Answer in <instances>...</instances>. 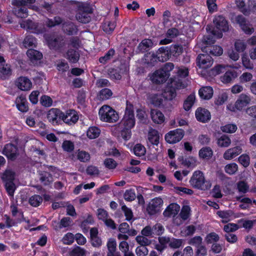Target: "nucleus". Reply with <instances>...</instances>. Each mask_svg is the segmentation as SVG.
Listing matches in <instances>:
<instances>
[{"label": "nucleus", "instance_id": "f8f14e48", "mask_svg": "<svg viewBox=\"0 0 256 256\" xmlns=\"http://www.w3.org/2000/svg\"><path fill=\"white\" fill-rule=\"evenodd\" d=\"M16 86L22 91H29L32 87V83L31 80L26 76H20L15 82Z\"/></svg>", "mask_w": 256, "mask_h": 256}, {"label": "nucleus", "instance_id": "c03bdc74", "mask_svg": "<svg viewBox=\"0 0 256 256\" xmlns=\"http://www.w3.org/2000/svg\"><path fill=\"white\" fill-rule=\"evenodd\" d=\"M212 149L208 147L203 148L199 151L200 157L204 159H209L212 156Z\"/></svg>", "mask_w": 256, "mask_h": 256}, {"label": "nucleus", "instance_id": "774afa93", "mask_svg": "<svg viewBox=\"0 0 256 256\" xmlns=\"http://www.w3.org/2000/svg\"><path fill=\"white\" fill-rule=\"evenodd\" d=\"M40 104L45 107H50L52 104V99L48 96H42L40 100Z\"/></svg>", "mask_w": 256, "mask_h": 256}, {"label": "nucleus", "instance_id": "b1692460", "mask_svg": "<svg viewBox=\"0 0 256 256\" xmlns=\"http://www.w3.org/2000/svg\"><path fill=\"white\" fill-rule=\"evenodd\" d=\"M180 206L176 203L170 204L163 212L164 217L170 218L175 216L179 212Z\"/></svg>", "mask_w": 256, "mask_h": 256}, {"label": "nucleus", "instance_id": "7ed1b4c3", "mask_svg": "<svg viewBox=\"0 0 256 256\" xmlns=\"http://www.w3.org/2000/svg\"><path fill=\"white\" fill-rule=\"evenodd\" d=\"M74 4L77 9V14L76 16L77 20L82 23L89 22L90 20L89 14L92 12L90 5L87 2H76Z\"/></svg>", "mask_w": 256, "mask_h": 256}, {"label": "nucleus", "instance_id": "9b49d317", "mask_svg": "<svg viewBox=\"0 0 256 256\" xmlns=\"http://www.w3.org/2000/svg\"><path fill=\"white\" fill-rule=\"evenodd\" d=\"M184 134V131L182 129L178 128L167 133L165 136V140L169 144H175L183 138Z\"/></svg>", "mask_w": 256, "mask_h": 256}, {"label": "nucleus", "instance_id": "a18cd8bd", "mask_svg": "<svg viewBox=\"0 0 256 256\" xmlns=\"http://www.w3.org/2000/svg\"><path fill=\"white\" fill-rule=\"evenodd\" d=\"M158 240L160 245H156L155 248L159 251L162 250L168 244H170V238H169L165 236L160 237Z\"/></svg>", "mask_w": 256, "mask_h": 256}, {"label": "nucleus", "instance_id": "dca6fc26", "mask_svg": "<svg viewBox=\"0 0 256 256\" xmlns=\"http://www.w3.org/2000/svg\"><path fill=\"white\" fill-rule=\"evenodd\" d=\"M148 102L156 106H162L165 101L162 92H157L150 94L148 96Z\"/></svg>", "mask_w": 256, "mask_h": 256}, {"label": "nucleus", "instance_id": "680f3d73", "mask_svg": "<svg viewBox=\"0 0 256 256\" xmlns=\"http://www.w3.org/2000/svg\"><path fill=\"white\" fill-rule=\"evenodd\" d=\"M74 240V235L71 232H68L64 236L62 241L64 244L70 245L73 243Z\"/></svg>", "mask_w": 256, "mask_h": 256}, {"label": "nucleus", "instance_id": "393cba45", "mask_svg": "<svg viewBox=\"0 0 256 256\" xmlns=\"http://www.w3.org/2000/svg\"><path fill=\"white\" fill-rule=\"evenodd\" d=\"M170 84H169L168 87L164 90V92H162L165 100H172L176 96V90L178 89L176 87V85L174 84V82L172 83V80H170Z\"/></svg>", "mask_w": 256, "mask_h": 256}, {"label": "nucleus", "instance_id": "6ab92c4d", "mask_svg": "<svg viewBox=\"0 0 256 256\" xmlns=\"http://www.w3.org/2000/svg\"><path fill=\"white\" fill-rule=\"evenodd\" d=\"M160 136L158 130L150 128L148 133L146 144L148 146L150 144L158 146L159 144Z\"/></svg>", "mask_w": 256, "mask_h": 256}, {"label": "nucleus", "instance_id": "f3484780", "mask_svg": "<svg viewBox=\"0 0 256 256\" xmlns=\"http://www.w3.org/2000/svg\"><path fill=\"white\" fill-rule=\"evenodd\" d=\"M64 256H86V251L80 246H76L72 248H64L62 250Z\"/></svg>", "mask_w": 256, "mask_h": 256}, {"label": "nucleus", "instance_id": "423d86ee", "mask_svg": "<svg viewBox=\"0 0 256 256\" xmlns=\"http://www.w3.org/2000/svg\"><path fill=\"white\" fill-rule=\"evenodd\" d=\"M251 100L250 96L242 94L240 95L234 104H228L226 106V109L232 112L240 111L249 104Z\"/></svg>", "mask_w": 256, "mask_h": 256}, {"label": "nucleus", "instance_id": "aec40b11", "mask_svg": "<svg viewBox=\"0 0 256 256\" xmlns=\"http://www.w3.org/2000/svg\"><path fill=\"white\" fill-rule=\"evenodd\" d=\"M62 112L57 108H51L47 113L48 121L52 124H57L59 120H62Z\"/></svg>", "mask_w": 256, "mask_h": 256}, {"label": "nucleus", "instance_id": "09e8293b", "mask_svg": "<svg viewBox=\"0 0 256 256\" xmlns=\"http://www.w3.org/2000/svg\"><path fill=\"white\" fill-rule=\"evenodd\" d=\"M196 230L195 226L193 225L188 226L181 230V236H188L192 235Z\"/></svg>", "mask_w": 256, "mask_h": 256}, {"label": "nucleus", "instance_id": "39448f33", "mask_svg": "<svg viewBox=\"0 0 256 256\" xmlns=\"http://www.w3.org/2000/svg\"><path fill=\"white\" fill-rule=\"evenodd\" d=\"M198 71L203 76H206L208 72V69L210 68L212 64V58L207 54H199L196 59Z\"/></svg>", "mask_w": 256, "mask_h": 256}, {"label": "nucleus", "instance_id": "c756f323", "mask_svg": "<svg viewBox=\"0 0 256 256\" xmlns=\"http://www.w3.org/2000/svg\"><path fill=\"white\" fill-rule=\"evenodd\" d=\"M198 94L200 98L204 100H210L214 94L213 89L210 86H204L200 89Z\"/></svg>", "mask_w": 256, "mask_h": 256}, {"label": "nucleus", "instance_id": "cd10ccee", "mask_svg": "<svg viewBox=\"0 0 256 256\" xmlns=\"http://www.w3.org/2000/svg\"><path fill=\"white\" fill-rule=\"evenodd\" d=\"M36 2V0H12V4L14 6H28L29 8L34 10H38V7L36 5H33Z\"/></svg>", "mask_w": 256, "mask_h": 256}, {"label": "nucleus", "instance_id": "e2e57ef3", "mask_svg": "<svg viewBox=\"0 0 256 256\" xmlns=\"http://www.w3.org/2000/svg\"><path fill=\"white\" fill-rule=\"evenodd\" d=\"M136 242L140 245V246H146L149 245L151 243L150 240H148L146 236H138L136 238Z\"/></svg>", "mask_w": 256, "mask_h": 256}, {"label": "nucleus", "instance_id": "f704fd0d", "mask_svg": "<svg viewBox=\"0 0 256 256\" xmlns=\"http://www.w3.org/2000/svg\"><path fill=\"white\" fill-rule=\"evenodd\" d=\"M26 54L32 62H34L42 58V54L38 50L30 49L27 51Z\"/></svg>", "mask_w": 256, "mask_h": 256}, {"label": "nucleus", "instance_id": "a19ab883", "mask_svg": "<svg viewBox=\"0 0 256 256\" xmlns=\"http://www.w3.org/2000/svg\"><path fill=\"white\" fill-rule=\"evenodd\" d=\"M230 144L231 140L230 138L226 135H222L217 140V144L220 147L226 148L228 147Z\"/></svg>", "mask_w": 256, "mask_h": 256}, {"label": "nucleus", "instance_id": "37998d69", "mask_svg": "<svg viewBox=\"0 0 256 256\" xmlns=\"http://www.w3.org/2000/svg\"><path fill=\"white\" fill-rule=\"evenodd\" d=\"M62 29L64 32L68 34H73L76 32V26L72 22H64L62 24Z\"/></svg>", "mask_w": 256, "mask_h": 256}, {"label": "nucleus", "instance_id": "5fc2aeb1", "mask_svg": "<svg viewBox=\"0 0 256 256\" xmlns=\"http://www.w3.org/2000/svg\"><path fill=\"white\" fill-rule=\"evenodd\" d=\"M66 58L71 62H75L79 58V54L74 50H68L66 54Z\"/></svg>", "mask_w": 256, "mask_h": 256}, {"label": "nucleus", "instance_id": "052dcab7", "mask_svg": "<svg viewBox=\"0 0 256 256\" xmlns=\"http://www.w3.org/2000/svg\"><path fill=\"white\" fill-rule=\"evenodd\" d=\"M78 158L81 162H86L90 159V154L83 150H78L76 152Z\"/></svg>", "mask_w": 256, "mask_h": 256}, {"label": "nucleus", "instance_id": "a211bd4d", "mask_svg": "<svg viewBox=\"0 0 256 256\" xmlns=\"http://www.w3.org/2000/svg\"><path fill=\"white\" fill-rule=\"evenodd\" d=\"M196 120L202 122H208L211 118L210 112L204 108H198L195 112Z\"/></svg>", "mask_w": 256, "mask_h": 256}, {"label": "nucleus", "instance_id": "58836bf2", "mask_svg": "<svg viewBox=\"0 0 256 256\" xmlns=\"http://www.w3.org/2000/svg\"><path fill=\"white\" fill-rule=\"evenodd\" d=\"M116 26V20H106L102 25L103 30L107 34H111L114 30Z\"/></svg>", "mask_w": 256, "mask_h": 256}, {"label": "nucleus", "instance_id": "1a4fd4ad", "mask_svg": "<svg viewBox=\"0 0 256 256\" xmlns=\"http://www.w3.org/2000/svg\"><path fill=\"white\" fill-rule=\"evenodd\" d=\"M164 205V200L160 197H156L150 200L146 207V211L150 215L160 212Z\"/></svg>", "mask_w": 256, "mask_h": 256}, {"label": "nucleus", "instance_id": "7c9ffc66", "mask_svg": "<svg viewBox=\"0 0 256 256\" xmlns=\"http://www.w3.org/2000/svg\"><path fill=\"white\" fill-rule=\"evenodd\" d=\"M92 244L93 246L98 247L102 244L101 239L98 236V230L96 228H92L90 230Z\"/></svg>", "mask_w": 256, "mask_h": 256}, {"label": "nucleus", "instance_id": "9d476101", "mask_svg": "<svg viewBox=\"0 0 256 256\" xmlns=\"http://www.w3.org/2000/svg\"><path fill=\"white\" fill-rule=\"evenodd\" d=\"M121 124L125 129H132L134 126L135 119L131 106H127Z\"/></svg>", "mask_w": 256, "mask_h": 256}, {"label": "nucleus", "instance_id": "13d9d810", "mask_svg": "<svg viewBox=\"0 0 256 256\" xmlns=\"http://www.w3.org/2000/svg\"><path fill=\"white\" fill-rule=\"evenodd\" d=\"M133 151L135 155L140 156L144 155L146 152V149L144 146L138 144L135 145Z\"/></svg>", "mask_w": 256, "mask_h": 256}, {"label": "nucleus", "instance_id": "0e129e2a", "mask_svg": "<svg viewBox=\"0 0 256 256\" xmlns=\"http://www.w3.org/2000/svg\"><path fill=\"white\" fill-rule=\"evenodd\" d=\"M104 166L110 170L114 169L117 166V162L113 159L107 158L104 162Z\"/></svg>", "mask_w": 256, "mask_h": 256}, {"label": "nucleus", "instance_id": "ddd939ff", "mask_svg": "<svg viewBox=\"0 0 256 256\" xmlns=\"http://www.w3.org/2000/svg\"><path fill=\"white\" fill-rule=\"evenodd\" d=\"M232 20L234 23L238 24L242 30L246 34H251L254 29L242 16H233Z\"/></svg>", "mask_w": 256, "mask_h": 256}, {"label": "nucleus", "instance_id": "6e6552de", "mask_svg": "<svg viewBox=\"0 0 256 256\" xmlns=\"http://www.w3.org/2000/svg\"><path fill=\"white\" fill-rule=\"evenodd\" d=\"M2 178L5 183V188L8 195L13 196L16 189V185L13 182L14 178V172L10 170H6L2 175Z\"/></svg>", "mask_w": 256, "mask_h": 256}, {"label": "nucleus", "instance_id": "0eeeda50", "mask_svg": "<svg viewBox=\"0 0 256 256\" xmlns=\"http://www.w3.org/2000/svg\"><path fill=\"white\" fill-rule=\"evenodd\" d=\"M188 70L184 66H180L177 68L176 75L172 80V83H174L178 88H184L186 86V84L184 79L188 76Z\"/></svg>", "mask_w": 256, "mask_h": 256}, {"label": "nucleus", "instance_id": "603ef678", "mask_svg": "<svg viewBox=\"0 0 256 256\" xmlns=\"http://www.w3.org/2000/svg\"><path fill=\"white\" fill-rule=\"evenodd\" d=\"M112 95V92L108 88L102 90L98 95V98L100 100H105L108 99Z\"/></svg>", "mask_w": 256, "mask_h": 256}, {"label": "nucleus", "instance_id": "c85d7f7f", "mask_svg": "<svg viewBox=\"0 0 256 256\" xmlns=\"http://www.w3.org/2000/svg\"><path fill=\"white\" fill-rule=\"evenodd\" d=\"M150 116L152 120L156 124H161L164 122L165 117L164 114L158 110H152Z\"/></svg>", "mask_w": 256, "mask_h": 256}, {"label": "nucleus", "instance_id": "5701e85b", "mask_svg": "<svg viewBox=\"0 0 256 256\" xmlns=\"http://www.w3.org/2000/svg\"><path fill=\"white\" fill-rule=\"evenodd\" d=\"M242 152V148L240 146L228 148L224 152L223 158L226 160H231L240 154Z\"/></svg>", "mask_w": 256, "mask_h": 256}, {"label": "nucleus", "instance_id": "4468645a", "mask_svg": "<svg viewBox=\"0 0 256 256\" xmlns=\"http://www.w3.org/2000/svg\"><path fill=\"white\" fill-rule=\"evenodd\" d=\"M79 116L77 112L74 110H68L64 113L62 112V120L68 124H72L76 122Z\"/></svg>", "mask_w": 256, "mask_h": 256}, {"label": "nucleus", "instance_id": "8fccbe9b", "mask_svg": "<svg viewBox=\"0 0 256 256\" xmlns=\"http://www.w3.org/2000/svg\"><path fill=\"white\" fill-rule=\"evenodd\" d=\"M246 43L240 40H236L234 44V50L238 52H243L246 48Z\"/></svg>", "mask_w": 256, "mask_h": 256}, {"label": "nucleus", "instance_id": "79ce46f5", "mask_svg": "<svg viewBox=\"0 0 256 256\" xmlns=\"http://www.w3.org/2000/svg\"><path fill=\"white\" fill-rule=\"evenodd\" d=\"M241 60L242 66L246 69L252 70L254 68V64L249 58L247 54H243L242 56Z\"/></svg>", "mask_w": 256, "mask_h": 256}, {"label": "nucleus", "instance_id": "bf43d9fd", "mask_svg": "<svg viewBox=\"0 0 256 256\" xmlns=\"http://www.w3.org/2000/svg\"><path fill=\"white\" fill-rule=\"evenodd\" d=\"M237 126L235 124H229L222 126L220 128L221 130L226 133H234L237 130Z\"/></svg>", "mask_w": 256, "mask_h": 256}, {"label": "nucleus", "instance_id": "4be33fe9", "mask_svg": "<svg viewBox=\"0 0 256 256\" xmlns=\"http://www.w3.org/2000/svg\"><path fill=\"white\" fill-rule=\"evenodd\" d=\"M2 153L8 158L11 160L16 158L18 154V148L11 144L5 146Z\"/></svg>", "mask_w": 256, "mask_h": 256}, {"label": "nucleus", "instance_id": "3c124183", "mask_svg": "<svg viewBox=\"0 0 256 256\" xmlns=\"http://www.w3.org/2000/svg\"><path fill=\"white\" fill-rule=\"evenodd\" d=\"M224 70V66L222 65H218L210 70H208L207 75L210 76H214L222 72H223Z\"/></svg>", "mask_w": 256, "mask_h": 256}, {"label": "nucleus", "instance_id": "f03ea898", "mask_svg": "<svg viewBox=\"0 0 256 256\" xmlns=\"http://www.w3.org/2000/svg\"><path fill=\"white\" fill-rule=\"evenodd\" d=\"M189 183L194 188L205 190L211 187V183L205 179L204 173L200 170H196L192 174Z\"/></svg>", "mask_w": 256, "mask_h": 256}, {"label": "nucleus", "instance_id": "49530a36", "mask_svg": "<svg viewBox=\"0 0 256 256\" xmlns=\"http://www.w3.org/2000/svg\"><path fill=\"white\" fill-rule=\"evenodd\" d=\"M174 192L180 195H182L184 194L192 195L194 193V192L192 190L180 186H174Z\"/></svg>", "mask_w": 256, "mask_h": 256}, {"label": "nucleus", "instance_id": "864d4df0", "mask_svg": "<svg viewBox=\"0 0 256 256\" xmlns=\"http://www.w3.org/2000/svg\"><path fill=\"white\" fill-rule=\"evenodd\" d=\"M191 210L188 206H184L181 210L180 216L182 220H187L190 216Z\"/></svg>", "mask_w": 256, "mask_h": 256}, {"label": "nucleus", "instance_id": "69168bd1", "mask_svg": "<svg viewBox=\"0 0 256 256\" xmlns=\"http://www.w3.org/2000/svg\"><path fill=\"white\" fill-rule=\"evenodd\" d=\"M42 198L38 196L34 195L30 198L29 202L33 206H38L42 202Z\"/></svg>", "mask_w": 256, "mask_h": 256}, {"label": "nucleus", "instance_id": "bb28decb", "mask_svg": "<svg viewBox=\"0 0 256 256\" xmlns=\"http://www.w3.org/2000/svg\"><path fill=\"white\" fill-rule=\"evenodd\" d=\"M17 108L22 112H26L28 110V103L26 98L23 96H20L16 100Z\"/></svg>", "mask_w": 256, "mask_h": 256}, {"label": "nucleus", "instance_id": "338daca9", "mask_svg": "<svg viewBox=\"0 0 256 256\" xmlns=\"http://www.w3.org/2000/svg\"><path fill=\"white\" fill-rule=\"evenodd\" d=\"M219 240V236L214 232H211L206 236V241L208 244H212Z\"/></svg>", "mask_w": 256, "mask_h": 256}, {"label": "nucleus", "instance_id": "a878e982", "mask_svg": "<svg viewBox=\"0 0 256 256\" xmlns=\"http://www.w3.org/2000/svg\"><path fill=\"white\" fill-rule=\"evenodd\" d=\"M217 215L222 220L223 223L228 222L238 216L230 210H219L216 212Z\"/></svg>", "mask_w": 256, "mask_h": 256}, {"label": "nucleus", "instance_id": "ea45409f", "mask_svg": "<svg viewBox=\"0 0 256 256\" xmlns=\"http://www.w3.org/2000/svg\"><path fill=\"white\" fill-rule=\"evenodd\" d=\"M100 132V130L96 126H91L86 132L87 136L90 139H94L98 138Z\"/></svg>", "mask_w": 256, "mask_h": 256}, {"label": "nucleus", "instance_id": "e433bc0d", "mask_svg": "<svg viewBox=\"0 0 256 256\" xmlns=\"http://www.w3.org/2000/svg\"><path fill=\"white\" fill-rule=\"evenodd\" d=\"M228 95L227 92L222 91L219 93L214 98V104L216 106H221L227 101Z\"/></svg>", "mask_w": 256, "mask_h": 256}, {"label": "nucleus", "instance_id": "c9c22d12", "mask_svg": "<svg viewBox=\"0 0 256 256\" xmlns=\"http://www.w3.org/2000/svg\"><path fill=\"white\" fill-rule=\"evenodd\" d=\"M178 30L176 28H172L169 29L166 33L168 38L162 40L160 42V44H170L172 42V38L176 36L178 34Z\"/></svg>", "mask_w": 256, "mask_h": 256}, {"label": "nucleus", "instance_id": "4c0bfd02", "mask_svg": "<svg viewBox=\"0 0 256 256\" xmlns=\"http://www.w3.org/2000/svg\"><path fill=\"white\" fill-rule=\"evenodd\" d=\"M13 12L18 18H24L28 16L27 8L23 6H14Z\"/></svg>", "mask_w": 256, "mask_h": 256}, {"label": "nucleus", "instance_id": "2f4dec72", "mask_svg": "<svg viewBox=\"0 0 256 256\" xmlns=\"http://www.w3.org/2000/svg\"><path fill=\"white\" fill-rule=\"evenodd\" d=\"M129 228V225L126 222H123L119 226L118 230L120 234L118 235V240H127L128 238V236L126 234L128 232Z\"/></svg>", "mask_w": 256, "mask_h": 256}, {"label": "nucleus", "instance_id": "de8ad7c7", "mask_svg": "<svg viewBox=\"0 0 256 256\" xmlns=\"http://www.w3.org/2000/svg\"><path fill=\"white\" fill-rule=\"evenodd\" d=\"M238 170V166L234 162H232L226 165L224 167L225 172L230 174H234Z\"/></svg>", "mask_w": 256, "mask_h": 256}, {"label": "nucleus", "instance_id": "20e7f679", "mask_svg": "<svg viewBox=\"0 0 256 256\" xmlns=\"http://www.w3.org/2000/svg\"><path fill=\"white\" fill-rule=\"evenodd\" d=\"M98 115L102 121L107 122H114L119 119L118 112L108 105H104L100 108Z\"/></svg>", "mask_w": 256, "mask_h": 256}, {"label": "nucleus", "instance_id": "473e14b6", "mask_svg": "<svg viewBox=\"0 0 256 256\" xmlns=\"http://www.w3.org/2000/svg\"><path fill=\"white\" fill-rule=\"evenodd\" d=\"M238 76L234 71H228L220 78V80L224 84H228L232 82Z\"/></svg>", "mask_w": 256, "mask_h": 256}, {"label": "nucleus", "instance_id": "6e6d98bb", "mask_svg": "<svg viewBox=\"0 0 256 256\" xmlns=\"http://www.w3.org/2000/svg\"><path fill=\"white\" fill-rule=\"evenodd\" d=\"M36 44V40L32 36H26L23 42L24 46L26 48L30 46H35Z\"/></svg>", "mask_w": 256, "mask_h": 256}, {"label": "nucleus", "instance_id": "72a5a7b5", "mask_svg": "<svg viewBox=\"0 0 256 256\" xmlns=\"http://www.w3.org/2000/svg\"><path fill=\"white\" fill-rule=\"evenodd\" d=\"M196 101V96L194 94H191L184 100L183 104V108L186 111L191 109Z\"/></svg>", "mask_w": 256, "mask_h": 256}, {"label": "nucleus", "instance_id": "4d7b16f0", "mask_svg": "<svg viewBox=\"0 0 256 256\" xmlns=\"http://www.w3.org/2000/svg\"><path fill=\"white\" fill-rule=\"evenodd\" d=\"M11 73L10 66L8 64L0 65V76L2 78H5L6 76H9Z\"/></svg>", "mask_w": 256, "mask_h": 256}, {"label": "nucleus", "instance_id": "412c9836", "mask_svg": "<svg viewBox=\"0 0 256 256\" xmlns=\"http://www.w3.org/2000/svg\"><path fill=\"white\" fill-rule=\"evenodd\" d=\"M168 77V72L158 70L150 76V79L154 83H160L164 82Z\"/></svg>", "mask_w": 256, "mask_h": 256}, {"label": "nucleus", "instance_id": "f257e3e1", "mask_svg": "<svg viewBox=\"0 0 256 256\" xmlns=\"http://www.w3.org/2000/svg\"><path fill=\"white\" fill-rule=\"evenodd\" d=\"M215 25L214 28L208 26L206 30L208 36L204 38V40L207 44L213 43L216 39L221 38L222 36V32L228 30L229 26L225 18L222 16H216L214 20Z\"/></svg>", "mask_w": 256, "mask_h": 256}, {"label": "nucleus", "instance_id": "2eb2a0df", "mask_svg": "<svg viewBox=\"0 0 256 256\" xmlns=\"http://www.w3.org/2000/svg\"><path fill=\"white\" fill-rule=\"evenodd\" d=\"M20 25L22 28L32 30L34 33L42 32L44 30V28L42 26L33 23L28 20L22 21L20 22Z\"/></svg>", "mask_w": 256, "mask_h": 256}]
</instances>
